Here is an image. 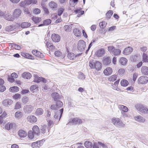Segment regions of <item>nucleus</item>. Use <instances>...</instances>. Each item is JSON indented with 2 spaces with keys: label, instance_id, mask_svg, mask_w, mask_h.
<instances>
[{
  "label": "nucleus",
  "instance_id": "nucleus-30",
  "mask_svg": "<svg viewBox=\"0 0 148 148\" xmlns=\"http://www.w3.org/2000/svg\"><path fill=\"white\" fill-rule=\"evenodd\" d=\"M127 62V59L124 57L121 58L119 60V63L122 65H125L126 64Z\"/></svg>",
  "mask_w": 148,
  "mask_h": 148
},
{
  "label": "nucleus",
  "instance_id": "nucleus-44",
  "mask_svg": "<svg viewBox=\"0 0 148 148\" xmlns=\"http://www.w3.org/2000/svg\"><path fill=\"white\" fill-rule=\"evenodd\" d=\"M32 20L36 24L39 23L41 21V19L40 17H32Z\"/></svg>",
  "mask_w": 148,
  "mask_h": 148
},
{
  "label": "nucleus",
  "instance_id": "nucleus-13",
  "mask_svg": "<svg viewBox=\"0 0 148 148\" xmlns=\"http://www.w3.org/2000/svg\"><path fill=\"white\" fill-rule=\"evenodd\" d=\"M82 53H78L76 55L73 53L71 52H68L67 54V57L70 60H74L76 58L79 57V56L81 55Z\"/></svg>",
  "mask_w": 148,
  "mask_h": 148
},
{
  "label": "nucleus",
  "instance_id": "nucleus-55",
  "mask_svg": "<svg viewBox=\"0 0 148 148\" xmlns=\"http://www.w3.org/2000/svg\"><path fill=\"white\" fill-rule=\"evenodd\" d=\"M11 45L12 47H14L15 49L17 50H20L21 49V47L16 44L15 43H11Z\"/></svg>",
  "mask_w": 148,
  "mask_h": 148
},
{
  "label": "nucleus",
  "instance_id": "nucleus-47",
  "mask_svg": "<svg viewBox=\"0 0 148 148\" xmlns=\"http://www.w3.org/2000/svg\"><path fill=\"white\" fill-rule=\"evenodd\" d=\"M28 137L31 139H33L36 136L35 134H34L33 132L31 130L29 131L28 132L27 134Z\"/></svg>",
  "mask_w": 148,
  "mask_h": 148
},
{
  "label": "nucleus",
  "instance_id": "nucleus-46",
  "mask_svg": "<svg viewBox=\"0 0 148 148\" xmlns=\"http://www.w3.org/2000/svg\"><path fill=\"white\" fill-rule=\"evenodd\" d=\"M72 26L71 25H65L64 27V29L65 31L66 32L70 31L71 29Z\"/></svg>",
  "mask_w": 148,
  "mask_h": 148
},
{
  "label": "nucleus",
  "instance_id": "nucleus-24",
  "mask_svg": "<svg viewBox=\"0 0 148 148\" xmlns=\"http://www.w3.org/2000/svg\"><path fill=\"white\" fill-rule=\"evenodd\" d=\"M51 96L55 101L59 100L60 98L59 94L57 92L52 93Z\"/></svg>",
  "mask_w": 148,
  "mask_h": 148
},
{
  "label": "nucleus",
  "instance_id": "nucleus-18",
  "mask_svg": "<svg viewBox=\"0 0 148 148\" xmlns=\"http://www.w3.org/2000/svg\"><path fill=\"white\" fill-rule=\"evenodd\" d=\"M133 51V49L130 47H128L124 49L123 51V53L126 55L130 54Z\"/></svg>",
  "mask_w": 148,
  "mask_h": 148
},
{
  "label": "nucleus",
  "instance_id": "nucleus-33",
  "mask_svg": "<svg viewBox=\"0 0 148 148\" xmlns=\"http://www.w3.org/2000/svg\"><path fill=\"white\" fill-rule=\"evenodd\" d=\"M49 6L53 9L55 10L57 8L58 5L55 2L51 1L49 3Z\"/></svg>",
  "mask_w": 148,
  "mask_h": 148
},
{
  "label": "nucleus",
  "instance_id": "nucleus-52",
  "mask_svg": "<svg viewBox=\"0 0 148 148\" xmlns=\"http://www.w3.org/2000/svg\"><path fill=\"white\" fill-rule=\"evenodd\" d=\"M107 23L105 21H102L99 23V26L101 28L104 29L106 27Z\"/></svg>",
  "mask_w": 148,
  "mask_h": 148
},
{
  "label": "nucleus",
  "instance_id": "nucleus-20",
  "mask_svg": "<svg viewBox=\"0 0 148 148\" xmlns=\"http://www.w3.org/2000/svg\"><path fill=\"white\" fill-rule=\"evenodd\" d=\"M21 54L23 57L25 58L31 60H34V57L32 55L30 54L29 53L24 52H22L21 53Z\"/></svg>",
  "mask_w": 148,
  "mask_h": 148
},
{
  "label": "nucleus",
  "instance_id": "nucleus-5",
  "mask_svg": "<svg viewBox=\"0 0 148 148\" xmlns=\"http://www.w3.org/2000/svg\"><path fill=\"white\" fill-rule=\"evenodd\" d=\"M86 47V42L83 40H80L77 45L78 49L80 52L83 51Z\"/></svg>",
  "mask_w": 148,
  "mask_h": 148
},
{
  "label": "nucleus",
  "instance_id": "nucleus-61",
  "mask_svg": "<svg viewBox=\"0 0 148 148\" xmlns=\"http://www.w3.org/2000/svg\"><path fill=\"white\" fill-rule=\"evenodd\" d=\"M21 97V95L19 94H16L13 96V98L15 99H18Z\"/></svg>",
  "mask_w": 148,
  "mask_h": 148
},
{
  "label": "nucleus",
  "instance_id": "nucleus-14",
  "mask_svg": "<svg viewBox=\"0 0 148 148\" xmlns=\"http://www.w3.org/2000/svg\"><path fill=\"white\" fill-rule=\"evenodd\" d=\"M13 103V101L12 100L9 99H5L2 102L3 105L5 107H8Z\"/></svg>",
  "mask_w": 148,
  "mask_h": 148
},
{
  "label": "nucleus",
  "instance_id": "nucleus-11",
  "mask_svg": "<svg viewBox=\"0 0 148 148\" xmlns=\"http://www.w3.org/2000/svg\"><path fill=\"white\" fill-rule=\"evenodd\" d=\"M5 128V129L8 130L12 129L14 130L16 128V125L15 123H8L6 124Z\"/></svg>",
  "mask_w": 148,
  "mask_h": 148
},
{
  "label": "nucleus",
  "instance_id": "nucleus-45",
  "mask_svg": "<svg viewBox=\"0 0 148 148\" xmlns=\"http://www.w3.org/2000/svg\"><path fill=\"white\" fill-rule=\"evenodd\" d=\"M41 5L45 14H48L49 13V11L48 8L45 7L44 4L42 3Z\"/></svg>",
  "mask_w": 148,
  "mask_h": 148
},
{
  "label": "nucleus",
  "instance_id": "nucleus-7",
  "mask_svg": "<svg viewBox=\"0 0 148 148\" xmlns=\"http://www.w3.org/2000/svg\"><path fill=\"white\" fill-rule=\"evenodd\" d=\"M34 81L35 82L39 83L40 82H42L44 83L47 82V80L44 78L39 77L37 75H34Z\"/></svg>",
  "mask_w": 148,
  "mask_h": 148
},
{
  "label": "nucleus",
  "instance_id": "nucleus-9",
  "mask_svg": "<svg viewBox=\"0 0 148 148\" xmlns=\"http://www.w3.org/2000/svg\"><path fill=\"white\" fill-rule=\"evenodd\" d=\"M148 82V77L145 76L140 77L138 79V83L141 84H147Z\"/></svg>",
  "mask_w": 148,
  "mask_h": 148
},
{
  "label": "nucleus",
  "instance_id": "nucleus-48",
  "mask_svg": "<svg viewBox=\"0 0 148 148\" xmlns=\"http://www.w3.org/2000/svg\"><path fill=\"white\" fill-rule=\"evenodd\" d=\"M117 77L116 75H113L108 78V80L110 82H114L116 80Z\"/></svg>",
  "mask_w": 148,
  "mask_h": 148
},
{
  "label": "nucleus",
  "instance_id": "nucleus-37",
  "mask_svg": "<svg viewBox=\"0 0 148 148\" xmlns=\"http://www.w3.org/2000/svg\"><path fill=\"white\" fill-rule=\"evenodd\" d=\"M142 61L143 62H148V56L147 54L143 53L142 55Z\"/></svg>",
  "mask_w": 148,
  "mask_h": 148
},
{
  "label": "nucleus",
  "instance_id": "nucleus-34",
  "mask_svg": "<svg viewBox=\"0 0 148 148\" xmlns=\"http://www.w3.org/2000/svg\"><path fill=\"white\" fill-rule=\"evenodd\" d=\"M43 110L41 108H37L35 112V114L37 116H40L43 114Z\"/></svg>",
  "mask_w": 148,
  "mask_h": 148
},
{
  "label": "nucleus",
  "instance_id": "nucleus-25",
  "mask_svg": "<svg viewBox=\"0 0 148 148\" xmlns=\"http://www.w3.org/2000/svg\"><path fill=\"white\" fill-rule=\"evenodd\" d=\"M22 76L23 78L25 79H29L32 77V75L30 73L28 72H24L22 74Z\"/></svg>",
  "mask_w": 148,
  "mask_h": 148
},
{
  "label": "nucleus",
  "instance_id": "nucleus-12",
  "mask_svg": "<svg viewBox=\"0 0 148 148\" xmlns=\"http://www.w3.org/2000/svg\"><path fill=\"white\" fill-rule=\"evenodd\" d=\"M51 39L55 42H59L60 40V37L58 34L53 33L51 35Z\"/></svg>",
  "mask_w": 148,
  "mask_h": 148
},
{
  "label": "nucleus",
  "instance_id": "nucleus-15",
  "mask_svg": "<svg viewBox=\"0 0 148 148\" xmlns=\"http://www.w3.org/2000/svg\"><path fill=\"white\" fill-rule=\"evenodd\" d=\"M43 144L42 140H39L32 143L31 146L33 148H39Z\"/></svg>",
  "mask_w": 148,
  "mask_h": 148
},
{
  "label": "nucleus",
  "instance_id": "nucleus-56",
  "mask_svg": "<svg viewBox=\"0 0 148 148\" xmlns=\"http://www.w3.org/2000/svg\"><path fill=\"white\" fill-rule=\"evenodd\" d=\"M43 23H44L45 25H48L51 23V21L50 19H47L44 20L43 21Z\"/></svg>",
  "mask_w": 148,
  "mask_h": 148
},
{
  "label": "nucleus",
  "instance_id": "nucleus-63",
  "mask_svg": "<svg viewBox=\"0 0 148 148\" xmlns=\"http://www.w3.org/2000/svg\"><path fill=\"white\" fill-rule=\"evenodd\" d=\"M30 92L29 91L26 89H23L21 91V93L23 94H27Z\"/></svg>",
  "mask_w": 148,
  "mask_h": 148
},
{
  "label": "nucleus",
  "instance_id": "nucleus-19",
  "mask_svg": "<svg viewBox=\"0 0 148 148\" xmlns=\"http://www.w3.org/2000/svg\"><path fill=\"white\" fill-rule=\"evenodd\" d=\"M27 119L28 121L32 123H35L37 120L36 117L34 115L28 116L27 117Z\"/></svg>",
  "mask_w": 148,
  "mask_h": 148
},
{
  "label": "nucleus",
  "instance_id": "nucleus-21",
  "mask_svg": "<svg viewBox=\"0 0 148 148\" xmlns=\"http://www.w3.org/2000/svg\"><path fill=\"white\" fill-rule=\"evenodd\" d=\"M21 11L20 9H15L13 13V16L15 18L18 17L21 15Z\"/></svg>",
  "mask_w": 148,
  "mask_h": 148
},
{
  "label": "nucleus",
  "instance_id": "nucleus-2",
  "mask_svg": "<svg viewBox=\"0 0 148 148\" xmlns=\"http://www.w3.org/2000/svg\"><path fill=\"white\" fill-rule=\"evenodd\" d=\"M108 50L110 53L115 56H117L120 54L121 51L119 49H116L115 47L112 46H110L108 47Z\"/></svg>",
  "mask_w": 148,
  "mask_h": 148
},
{
  "label": "nucleus",
  "instance_id": "nucleus-60",
  "mask_svg": "<svg viewBox=\"0 0 148 148\" xmlns=\"http://www.w3.org/2000/svg\"><path fill=\"white\" fill-rule=\"evenodd\" d=\"M21 107V104L20 102H17L15 105L14 109H19Z\"/></svg>",
  "mask_w": 148,
  "mask_h": 148
},
{
  "label": "nucleus",
  "instance_id": "nucleus-4",
  "mask_svg": "<svg viewBox=\"0 0 148 148\" xmlns=\"http://www.w3.org/2000/svg\"><path fill=\"white\" fill-rule=\"evenodd\" d=\"M136 108L140 112L146 114H148V108L145 106L138 104L135 106Z\"/></svg>",
  "mask_w": 148,
  "mask_h": 148
},
{
  "label": "nucleus",
  "instance_id": "nucleus-28",
  "mask_svg": "<svg viewBox=\"0 0 148 148\" xmlns=\"http://www.w3.org/2000/svg\"><path fill=\"white\" fill-rule=\"evenodd\" d=\"M4 18L6 20L10 21H12L14 20V17L13 15L10 14H6L4 16Z\"/></svg>",
  "mask_w": 148,
  "mask_h": 148
},
{
  "label": "nucleus",
  "instance_id": "nucleus-58",
  "mask_svg": "<svg viewBox=\"0 0 148 148\" xmlns=\"http://www.w3.org/2000/svg\"><path fill=\"white\" fill-rule=\"evenodd\" d=\"M54 55L56 56L60 57L62 56V53L60 51L57 50L55 52Z\"/></svg>",
  "mask_w": 148,
  "mask_h": 148
},
{
  "label": "nucleus",
  "instance_id": "nucleus-32",
  "mask_svg": "<svg viewBox=\"0 0 148 148\" xmlns=\"http://www.w3.org/2000/svg\"><path fill=\"white\" fill-rule=\"evenodd\" d=\"M105 50L103 49H101L97 52L96 55L98 57L101 56L105 53Z\"/></svg>",
  "mask_w": 148,
  "mask_h": 148
},
{
  "label": "nucleus",
  "instance_id": "nucleus-29",
  "mask_svg": "<svg viewBox=\"0 0 148 148\" xmlns=\"http://www.w3.org/2000/svg\"><path fill=\"white\" fill-rule=\"evenodd\" d=\"M18 134L20 137L24 138L27 136V134L25 131L22 130H20L18 131Z\"/></svg>",
  "mask_w": 148,
  "mask_h": 148
},
{
  "label": "nucleus",
  "instance_id": "nucleus-57",
  "mask_svg": "<svg viewBox=\"0 0 148 148\" xmlns=\"http://www.w3.org/2000/svg\"><path fill=\"white\" fill-rule=\"evenodd\" d=\"M78 77V79L82 80L84 79L85 78V75L82 72L79 73Z\"/></svg>",
  "mask_w": 148,
  "mask_h": 148
},
{
  "label": "nucleus",
  "instance_id": "nucleus-40",
  "mask_svg": "<svg viewBox=\"0 0 148 148\" xmlns=\"http://www.w3.org/2000/svg\"><path fill=\"white\" fill-rule=\"evenodd\" d=\"M10 91L11 92H16L19 90V88L16 86L11 87L9 89Z\"/></svg>",
  "mask_w": 148,
  "mask_h": 148
},
{
  "label": "nucleus",
  "instance_id": "nucleus-42",
  "mask_svg": "<svg viewBox=\"0 0 148 148\" xmlns=\"http://www.w3.org/2000/svg\"><path fill=\"white\" fill-rule=\"evenodd\" d=\"M84 144L85 147L86 148H91L92 147V143L89 141H86Z\"/></svg>",
  "mask_w": 148,
  "mask_h": 148
},
{
  "label": "nucleus",
  "instance_id": "nucleus-59",
  "mask_svg": "<svg viewBox=\"0 0 148 148\" xmlns=\"http://www.w3.org/2000/svg\"><path fill=\"white\" fill-rule=\"evenodd\" d=\"M28 100V98L26 96L23 97L22 99V102L24 103H26Z\"/></svg>",
  "mask_w": 148,
  "mask_h": 148
},
{
  "label": "nucleus",
  "instance_id": "nucleus-16",
  "mask_svg": "<svg viewBox=\"0 0 148 148\" xmlns=\"http://www.w3.org/2000/svg\"><path fill=\"white\" fill-rule=\"evenodd\" d=\"M32 53L34 55L40 58H42L44 57L43 54L37 50H32Z\"/></svg>",
  "mask_w": 148,
  "mask_h": 148
},
{
  "label": "nucleus",
  "instance_id": "nucleus-39",
  "mask_svg": "<svg viewBox=\"0 0 148 148\" xmlns=\"http://www.w3.org/2000/svg\"><path fill=\"white\" fill-rule=\"evenodd\" d=\"M135 119L136 121L140 123L144 122L145 120V119L144 118L141 116H137L136 117Z\"/></svg>",
  "mask_w": 148,
  "mask_h": 148
},
{
  "label": "nucleus",
  "instance_id": "nucleus-49",
  "mask_svg": "<svg viewBox=\"0 0 148 148\" xmlns=\"http://www.w3.org/2000/svg\"><path fill=\"white\" fill-rule=\"evenodd\" d=\"M64 8L63 7H60L59 8L57 14L58 16H61L64 11Z\"/></svg>",
  "mask_w": 148,
  "mask_h": 148
},
{
  "label": "nucleus",
  "instance_id": "nucleus-1",
  "mask_svg": "<svg viewBox=\"0 0 148 148\" xmlns=\"http://www.w3.org/2000/svg\"><path fill=\"white\" fill-rule=\"evenodd\" d=\"M89 66L91 69H95L96 70H100L102 67V64L101 63L98 61H93L92 62L90 61L89 62Z\"/></svg>",
  "mask_w": 148,
  "mask_h": 148
},
{
  "label": "nucleus",
  "instance_id": "nucleus-10",
  "mask_svg": "<svg viewBox=\"0 0 148 148\" xmlns=\"http://www.w3.org/2000/svg\"><path fill=\"white\" fill-rule=\"evenodd\" d=\"M20 26V24L17 23L14 25H10L8 26L5 27V30L6 31L10 32L17 29L18 27H19Z\"/></svg>",
  "mask_w": 148,
  "mask_h": 148
},
{
  "label": "nucleus",
  "instance_id": "nucleus-38",
  "mask_svg": "<svg viewBox=\"0 0 148 148\" xmlns=\"http://www.w3.org/2000/svg\"><path fill=\"white\" fill-rule=\"evenodd\" d=\"M73 32L76 36H79L81 34V32L77 28H75L73 30Z\"/></svg>",
  "mask_w": 148,
  "mask_h": 148
},
{
  "label": "nucleus",
  "instance_id": "nucleus-17",
  "mask_svg": "<svg viewBox=\"0 0 148 148\" xmlns=\"http://www.w3.org/2000/svg\"><path fill=\"white\" fill-rule=\"evenodd\" d=\"M33 109V107L31 105H28L24 107V112L25 113L29 114L30 113Z\"/></svg>",
  "mask_w": 148,
  "mask_h": 148
},
{
  "label": "nucleus",
  "instance_id": "nucleus-41",
  "mask_svg": "<svg viewBox=\"0 0 148 148\" xmlns=\"http://www.w3.org/2000/svg\"><path fill=\"white\" fill-rule=\"evenodd\" d=\"M121 84L122 86L126 87L129 84V83L126 80L123 79L121 80Z\"/></svg>",
  "mask_w": 148,
  "mask_h": 148
},
{
  "label": "nucleus",
  "instance_id": "nucleus-6",
  "mask_svg": "<svg viewBox=\"0 0 148 148\" xmlns=\"http://www.w3.org/2000/svg\"><path fill=\"white\" fill-rule=\"evenodd\" d=\"M63 111L64 109L62 108L60 110L57 111L55 113L54 115V118L56 120V121H57V122H58L60 121L63 112Z\"/></svg>",
  "mask_w": 148,
  "mask_h": 148
},
{
  "label": "nucleus",
  "instance_id": "nucleus-23",
  "mask_svg": "<svg viewBox=\"0 0 148 148\" xmlns=\"http://www.w3.org/2000/svg\"><path fill=\"white\" fill-rule=\"evenodd\" d=\"M32 131L34 134H35L36 136H38L40 133V130L38 126L37 125L34 126L32 128Z\"/></svg>",
  "mask_w": 148,
  "mask_h": 148
},
{
  "label": "nucleus",
  "instance_id": "nucleus-8",
  "mask_svg": "<svg viewBox=\"0 0 148 148\" xmlns=\"http://www.w3.org/2000/svg\"><path fill=\"white\" fill-rule=\"evenodd\" d=\"M82 120L78 118H74L70 120L69 123H72L73 125L79 124L82 123Z\"/></svg>",
  "mask_w": 148,
  "mask_h": 148
},
{
  "label": "nucleus",
  "instance_id": "nucleus-54",
  "mask_svg": "<svg viewBox=\"0 0 148 148\" xmlns=\"http://www.w3.org/2000/svg\"><path fill=\"white\" fill-rule=\"evenodd\" d=\"M120 109L123 112H126L128 111L127 108L123 105H121L120 107Z\"/></svg>",
  "mask_w": 148,
  "mask_h": 148
},
{
  "label": "nucleus",
  "instance_id": "nucleus-26",
  "mask_svg": "<svg viewBox=\"0 0 148 148\" xmlns=\"http://www.w3.org/2000/svg\"><path fill=\"white\" fill-rule=\"evenodd\" d=\"M141 71L143 75H148V67L146 66H143L141 69Z\"/></svg>",
  "mask_w": 148,
  "mask_h": 148
},
{
  "label": "nucleus",
  "instance_id": "nucleus-31",
  "mask_svg": "<svg viewBox=\"0 0 148 148\" xmlns=\"http://www.w3.org/2000/svg\"><path fill=\"white\" fill-rule=\"evenodd\" d=\"M139 54H136L130 57V59L132 61L136 62L138 60Z\"/></svg>",
  "mask_w": 148,
  "mask_h": 148
},
{
  "label": "nucleus",
  "instance_id": "nucleus-62",
  "mask_svg": "<svg viewBox=\"0 0 148 148\" xmlns=\"http://www.w3.org/2000/svg\"><path fill=\"white\" fill-rule=\"evenodd\" d=\"M50 108L51 109L54 110H56L58 109V108L56 105L52 104Z\"/></svg>",
  "mask_w": 148,
  "mask_h": 148
},
{
  "label": "nucleus",
  "instance_id": "nucleus-51",
  "mask_svg": "<svg viewBox=\"0 0 148 148\" xmlns=\"http://www.w3.org/2000/svg\"><path fill=\"white\" fill-rule=\"evenodd\" d=\"M104 71L108 72V75H110L112 73V68L110 67H107L105 70H104Z\"/></svg>",
  "mask_w": 148,
  "mask_h": 148
},
{
  "label": "nucleus",
  "instance_id": "nucleus-22",
  "mask_svg": "<svg viewBox=\"0 0 148 148\" xmlns=\"http://www.w3.org/2000/svg\"><path fill=\"white\" fill-rule=\"evenodd\" d=\"M111 62V60L109 57H105L103 58V63L104 65L109 64Z\"/></svg>",
  "mask_w": 148,
  "mask_h": 148
},
{
  "label": "nucleus",
  "instance_id": "nucleus-50",
  "mask_svg": "<svg viewBox=\"0 0 148 148\" xmlns=\"http://www.w3.org/2000/svg\"><path fill=\"white\" fill-rule=\"evenodd\" d=\"M22 113L20 111H17L15 113V116L17 119H20L22 115Z\"/></svg>",
  "mask_w": 148,
  "mask_h": 148
},
{
  "label": "nucleus",
  "instance_id": "nucleus-53",
  "mask_svg": "<svg viewBox=\"0 0 148 148\" xmlns=\"http://www.w3.org/2000/svg\"><path fill=\"white\" fill-rule=\"evenodd\" d=\"M63 105V103L61 101L58 100L56 101V105L58 108L62 107Z\"/></svg>",
  "mask_w": 148,
  "mask_h": 148
},
{
  "label": "nucleus",
  "instance_id": "nucleus-64",
  "mask_svg": "<svg viewBox=\"0 0 148 148\" xmlns=\"http://www.w3.org/2000/svg\"><path fill=\"white\" fill-rule=\"evenodd\" d=\"M3 84L0 85V91L3 92L6 89L5 87L4 86Z\"/></svg>",
  "mask_w": 148,
  "mask_h": 148
},
{
  "label": "nucleus",
  "instance_id": "nucleus-27",
  "mask_svg": "<svg viewBox=\"0 0 148 148\" xmlns=\"http://www.w3.org/2000/svg\"><path fill=\"white\" fill-rule=\"evenodd\" d=\"M30 89L32 92H36L38 90V87L37 85H33L30 87Z\"/></svg>",
  "mask_w": 148,
  "mask_h": 148
},
{
  "label": "nucleus",
  "instance_id": "nucleus-3",
  "mask_svg": "<svg viewBox=\"0 0 148 148\" xmlns=\"http://www.w3.org/2000/svg\"><path fill=\"white\" fill-rule=\"evenodd\" d=\"M112 123L116 127H123L125 124L118 118H113L112 119Z\"/></svg>",
  "mask_w": 148,
  "mask_h": 148
},
{
  "label": "nucleus",
  "instance_id": "nucleus-36",
  "mask_svg": "<svg viewBox=\"0 0 148 148\" xmlns=\"http://www.w3.org/2000/svg\"><path fill=\"white\" fill-rule=\"evenodd\" d=\"M31 25V23H29L24 22L21 23V28H25L29 27Z\"/></svg>",
  "mask_w": 148,
  "mask_h": 148
},
{
  "label": "nucleus",
  "instance_id": "nucleus-35",
  "mask_svg": "<svg viewBox=\"0 0 148 148\" xmlns=\"http://www.w3.org/2000/svg\"><path fill=\"white\" fill-rule=\"evenodd\" d=\"M47 125H41L40 127V132L43 134L45 133L47 130Z\"/></svg>",
  "mask_w": 148,
  "mask_h": 148
},
{
  "label": "nucleus",
  "instance_id": "nucleus-43",
  "mask_svg": "<svg viewBox=\"0 0 148 148\" xmlns=\"http://www.w3.org/2000/svg\"><path fill=\"white\" fill-rule=\"evenodd\" d=\"M113 14L112 10H110L108 11L106 14V18L107 19H110Z\"/></svg>",
  "mask_w": 148,
  "mask_h": 148
}]
</instances>
